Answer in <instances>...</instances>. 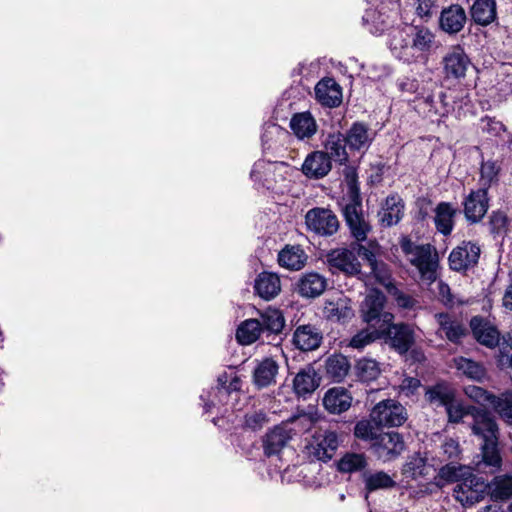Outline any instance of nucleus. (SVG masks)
<instances>
[{
    "instance_id": "nucleus-59",
    "label": "nucleus",
    "mask_w": 512,
    "mask_h": 512,
    "mask_svg": "<svg viewBox=\"0 0 512 512\" xmlns=\"http://www.w3.org/2000/svg\"><path fill=\"white\" fill-rule=\"evenodd\" d=\"M268 422L267 414L262 411H254L245 415V427L257 431L260 430Z\"/></svg>"
},
{
    "instance_id": "nucleus-39",
    "label": "nucleus",
    "mask_w": 512,
    "mask_h": 512,
    "mask_svg": "<svg viewBox=\"0 0 512 512\" xmlns=\"http://www.w3.org/2000/svg\"><path fill=\"white\" fill-rule=\"evenodd\" d=\"M426 397L431 404L446 408L455 399V391L449 384L441 382L430 387Z\"/></svg>"
},
{
    "instance_id": "nucleus-44",
    "label": "nucleus",
    "mask_w": 512,
    "mask_h": 512,
    "mask_svg": "<svg viewBox=\"0 0 512 512\" xmlns=\"http://www.w3.org/2000/svg\"><path fill=\"white\" fill-rule=\"evenodd\" d=\"M258 320L260 321L263 333L267 334H279L285 325L284 317L278 309L266 310Z\"/></svg>"
},
{
    "instance_id": "nucleus-14",
    "label": "nucleus",
    "mask_w": 512,
    "mask_h": 512,
    "mask_svg": "<svg viewBox=\"0 0 512 512\" xmlns=\"http://www.w3.org/2000/svg\"><path fill=\"white\" fill-rule=\"evenodd\" d=\"M326 262L330 270L342 272L346 276H359L361 274V263L354 249H332L326 255Z\"/></svg>"
},
{
    "instance_id": "nucleus-28",
    "label": "nucleus",
    "mask_w": 512,
    "mask_h": 512,
    "mask_svg": "<svg viewBox=\"0 0 512 512\" xmlns=\"http://www.w3.org/2000/svg\"><path fill=\"white\" fill-rule=\"evenodd\" d=\"M322 403L329 413L341 414L350 408L352 396L344 387H333L326 391Z\"/></svg>"
},
{
    "instance_id": "nucleus-49",
    "label": "nucleus",
    "mask_w": 512,
    "mask_h": 512,
    "mask_svg": "<svg viewBox=\"0 0 512 512\" xmlns=\"http://www.w3.org/2000/svg\"><path fill=\"white\" fill-rule=\"evenodd\" d=\"M490 406L506 423L512 425V392L495 395Z\"/></svg>"
},
{
    "instance_id": "nucleus-7",
    "label": "nucleus",
    "mask_w": 512,
    "mask_h": 512,
    "mask_svg": "<svg viewBox=\"0 0 512 512\" xmlns=\"http://www.w3.org/2000/svg\"><path fill=\"white\" fill-rule=\"evenodd\" d=\"M489 483L472 472L464 477L453 489L454 498L463 506L470 507L489 495Z\"/></svg>"
},
{
    "instance_id": "nucleus-35",
    "label": "nucleus",
    "mask_w": 512,
    "mask_h": 512,
    "mask_svg": "<svg viewBox=\"0 0 512 512\" xmlns=\"http://www.w3.org/2000/svg\"><path fill=\"white\" fill-rule=\"evenodd\" d=\"M254 289L262 299L271 300L281 291L280 278L275 273L262 272L255 279Z\"/></svg>"
},
{
    "instance_id": "nucleus-55",
    "label": "nucleus",
    "mask_w": 512,
    "mask_h": 512,
    "mask_svg": "<svg viewBox=\"0 0 512 512\" xmlns=\"http://www.w3.org/2000/svg\"><path fill=\"white\" fill-rule=\"evenodd\" d=\"M446 94L439 91L437 94H428L423 96V102L428 107V111L438 116H445L448 113V104L445 102Z\"/></svg>"
},
{
    "instance_id": "nucleus-10",
    "label": "nucleus",
    "mask_w": 512,
    "mask_h": 512,
    "mask_svg": "<svg viewBox=\"0 0 512 512\" xmlns=\"http://www.w3.org/2000/svg\"><path fill=\"white\" fill-rule=\"evenodd\" d=\"M340 444L339 435L332 429H319L309 444V455L316 460L327 462L333 458Z\"/></svg>"
},
{
    "instance_id": "nucleus-32",
    "label": "nucleus",
    "mask_w": 512,
    "mask_h": 512,
    "mask_svg": "<svg viewBox=\"0 0 512 512\" xmlns=\"http://www.w3.org/2000/svg\"><path fill=\"white\" fill-rule=\"evenodd\" d=\"M320 377L312 366L301 369L294 377V392L301 397L306 398L311 395L320 385Z\"/></svg>"
},
{
    "instance_id": "nucleus-45",
    "label": "nucleus",
    "mask_w": 512,
    "mask_h": 512,
    "mask_svg": "<svg viewBox=\"0 0 512 512\" xmlns=\"http://www.w3.org/2000/svg\"><path fill=\"white\" fill-rule=\"evenodd\" d=\"M367 465L365 454L347 452L337 462V469L341 473H354L364 470Z\"/></svg>"
},
{
    "instance_id": "nucleus-8",
    "label": "nucleus",
    "mask_w": 512,
    "mask_h": 512,
    "mask_svg": "<svg viewBox=\"0 0 512 512\" xmlns=\"http://www.w3.org/2000/svg\"><path fill=\"white\" fill-rule=\"evenodd\" d=\"M370 418L380 427H399L408 418L406 408L396 400L386 399L374 406Z\"/></svg>"
},
{
    "instance_id": "nucleus-46",
    "label": "nucleus",
    "mask_w": 512,
    "mask_h": 512,
    "mask_svg": "<svg viewBox=\"0 0 512 512\" xmlns=\"http://www.w3.org/2000/svg\"><path fill=\"white\" fill-rule=\"evenodd\" d=\"M471 473V468L465 465H460L458 462H447L446 465L440 468L438 476L441 480L448 483H461L464 477Z\"/></svg>"
},
{
    "instance_id": "nucleus-24",
    "label": "nucleus",
    "mask_w": 512,
    "mask_h": 512,
    "mask_svg": "<svg viewBox=\"0 0 512 512\" xmlns=\"http://www.w3.org/2000/svg\"><path fill=\"white\" fill-rule=\"evenodd\" d=\"M332 169V163L323 151L308 154L302 164V173L310 179H321Z\"/></svg>"
},
{
    "instance_id": "nucleus-16",
    "label": "nucleus",
    "mask_w": 512,
    "mask_h": 512,
    "mask_svg": "<svg viewBox=\"0 0 512 512\" xmlns=\"http://www.w3.org/2000/svg\"><path fill=\"white\" fill-rule=\"evenodd\" d=\"M489 200L485 188L471 190L463 201V212L466 220L471 224L480 222L489 209Z\"/></svg>"
},
{
    "instance_id": "nucleus-36",
    "label": "nucleus",
    "mask_w": 512,
    "mask_h": 512,
    "mask_svg": "<svg viewBox=\"0 0 512 512\" xmlns=\"http://www.w3.org/2000/svg\"><path fill=\"white\" fill-rule=\"evenodd\" d=\"M290 128L298 139L311 138L317 132V124L310 112L296 113L290 120Z\"/></svg>"
},
{
    "instance_id": "nucleus-13",
    "label": "nucleus",
    "mask_w": 512,
    "mask_h": 512,
    "mask_svg": "<svg viewBox=\"0 0 512 512\" xmlns=\"http://www.w3.org/2000/svg\"><path fill=\"white\" fill-rule=\"evenodd\" d=\"M305 224L310 231L321 236H331L339 229L337 216L327 208L310 209L305 215Z\"/></svg>"
},
{
    "instance_id": "nucleus-41",
    "label": "nucleus",
    "mask_w": 512,
    "mask_h": 512,
    "mask_svg": "<svg viewBox=\"0 0 512 512\" xmlns=\"http://www.w3.org/2000/svg\"><path fill=\"white\" fill-rule=\"evenodd\" d=\"M263 333L258 319H248L240 324L236 331V339L242 345H250L257 341Z\"/></svg>"
},
{
    "instance_id": "nucleus-31",
    "label": "nucleus",
    "mask_w": 512,
    "mask_h": 512,
    "mask_svg": "<svg viewBox=\"0 0 512 512\" xmlns=\"http://www.w3.org/2000/svg\"><path fill=\"white\" fill-rule=\"evenodd\" d=\"M434 224L436 230L444 236H449L455 226L457 208L450 202H440L434 209Z\"/></svg>"
},
{
    "instance_id": "nucleus-63",
    "label": "nucleus",
    "mask_w": 512,
    "mask_h": 512,
    "mask_svg": "<svg viewBox=\"0 0 512 512\" xmlns=\"http://www.w3.org/2000/svg\"><path fill=\"white\" fill-rule=\"evenodd\" d=\"M396 85L402 93L414 94L419 89V81L416 78L409 76L398 78Z\"/></svg>"
},
{
    "instance_id": "nucleus-30",
    "label": "nucleus",
    "mask_w": 512,
    "mask_h": 512,
    "mask_svg": "<svg viewBox=\"0 0 512 512\" xmlns=\"http://www.w3.org/2000/svg\"><path fill=\"white\" fill-rule=\"evenodd\" d=\"M404 203L397 194L386 197L378 213L379 221L384 227L396 225L403 217Z\"/></svg>"
},
{
    "instance_id": "nucleus-53",
    "label": "nucleus",
    "mask_w": 512,
    "mask_h": 512,
    "mask_svg": "<svg viewBox=\"0 0 512 512\" xmlns=\"http://www.w3.org/2000/svg\"><path fill=\"white\" fill-rule=\"evenodd\" d=\"M438 458L441 462H458L461 459L459 442L453 438H446L439 448Z\"/></svg>"
},
{
    "instance_id": "nucleus-29",
    "label": "nucleus",
    "mask_w": 512,
    "mask_h": 512,
    "mask_svg": "<svg viewBox=\"0 0 512 512\" xmlns=\"http://www.w3.org/2000/svg\"><path fill=\"white\" fill-rule=\"evenodd\" d=\"M290 439V432L284 426H275L263 436L262 446L264 454L267 457L277 455Z\"/></svg>"
},
{
    "instance_id": "nucleus-17",
    "label": "nucleus",
    "mask_w": 512,
    "mask_h": 512,
    "mask_svg": "<svg viewBox=\"0 0 512 512\" xmlns=\"http://www.w3.org/2000/svg\"><path fill=\"white\" fill-rule=\"evenodd\" d=\"M284 167L285 163L283 162L258 160L253 165L250 177L258 187L272 190L277 182V176H281L278 172Z\"/></svg>"
},
{
    "instance_id": "nucleus-3",
    "label": "nucleus",
    "mask_w": 512,
    "mask_h": 512,
    "mask_svg": "<svg viewBox=\"0 0 512 512\" xmlns=\"http://www.w3.org/2000/svg\"><path fill=\"white\" fill-rule=\"evenodd\" d=\"M341 205L345 222L352 237L357 242L365 241L371 231V226L363 212L362 198L356 180L352 179L348 182L347 194L343 197Z\"/></svg>"
},
{
    "instance_id": "nucleus-2",
    "label": "nucleus",
    "mask_w": 512,
    "mask_h": 512,
    "mask_svg": "<svg viewBox=\"0 0 512 512\" xmlns=\"http://www.w3.org/2000/svg\"><path fill=\"white\" fill-rule=\"evenodd\" d=\"M470 428L481 441L482 462L491 472L501 467L502 459L498 450L499 428L493 415L486 409L473 408Z\"/></svg>"
},
{
    "instance_id": "nucleus-25",
    "label": "nucleus",
    "mask_w": 512,
    "mask_h": 512,
    "mask_svg": "<svg viewBox=\"0 0 512 512\" xmlns=\"http://www.w3.org/2000/svg\"><path fill=\"white\" fill-rule=\"evenodd\" d=\"M327 279L318 272H306L297 282V291L304 298H316L327 288Z\"/></svg>"
},
{
    "instance_id": "nucleus-50",
    "label": "nucleus",
    "mask_w": 512,
    "mask_h": 512,
    "mask_svg": "<svg viewBox=\"0 0 512 512\" xmlns=\"http://www.w3.org/2000/svg\"><path fill=\"white\" fill-rule=\"evenodd\" d=\"M380 373V365L373 359H360L356 364V374L362 382L374 381L379 377Z\"/></svg>"
},
{
    "instance_id": "nucleus-62",
    "label": "nucleus",
    "mask_w": 512,
    "mask_h": 512,
    "mask_svg": "<svg viewBox=\"0 0 512 512\" xmlns=\"http://www.w3.org/2000/svg\"><path fill=\"white\" fill-rule=\"evenodd\" d=\"M371 273L380 283H386L390 280L391 274L386 263L383 261L376 260L370 265Z\"/></svg>"
},
{
    "instance_id": "nucleus-56",
    "label": "nucleus",
    "mask_w": 512,
    "mask_h": 512,
    "mask_svg": "<svg viewBox=\"0 0 512 512\" xmlns=\"http://www.w3.org/2000/svg\"><path fill=\"white\" fill-rule=\"evenodd\" d=\"M465 395L480 405H491L494 394L476 385H467L464 387Z\"/></svg>"
},
{
    "instance_id": "nucleus-61",
    "label": "nucleus",
    "mask_w": 512,
    "mask_h": 512,
    "mask_svg": "<svg viewBox=\"0 0 512 512\" xmlns=\"http://www.w3.org/2000/svg\"><path fill=\"white\" fill-rule=\"evenodd\" d=\"M499 363L502 366H512V339L503 338V342L499 343Z\"/></svg>"
},
{
    "instance_id": "nucleus-1",
    "label": "nucleus",
    "mask_w": 512,
    "mask_h": 512,
    "mask_svg": "<svg viewBox=\"0 0 512 512\" xmlns=\"http://www.w3.org/2000/svg\"><path fill=\"white\" fill-rule=\"evenodd\" d=\"M436 34L423 25H410L393 31L389 40L392 54L405 63H426L439 48Z\"/></svg>"
},
{
    "instance_id": "nucleus-51",
    "label": "nucleus",
    "mask_w": 512,
    "mask_h": 512,
    "mask_svg": "<svg viewBox=\"0 0 512 512\" xmlns=\"http://www.w3.org/2000/svg\"><path fill=\"white\" fill-rule=\"evenodd\" d=\"M488 227L490 233L494 236L503 237L509 230V219L507 214L502 210H495L489 216Z\"/></svg>"
},
{
    "instance_id": "nucleus-18",
    "label": "nucleus",
    "mask_w": 512,
    "mask_h": 512,
    "mask_svg": "<svg viewBox=\"0 0 512 512\" xmlns=\"http://www.w3.org/2000/svg\"><path fill=\"white\" fill-rule=\"evenodd\" d=\"M278 372L279 364L273 358L256 360L252 372V383L258 390L274 386L277 383Z\"/></svg>"
},
{
    "instance_id": "nucleus-6",
    "label": "nucleus",
    "mask_w": 512,
    "mask_h": 512,
    "mask_svg": "<svg viewBox=\"0 0 512 512\" xmlns=\"http://www.w3.org/2000/svg\"><path fill=\"white\" fill-rule=\"evenodd\" d=\"M397 4L381 1L375 8L367 9L362 17L363 26L373 35H381L395 22Z\"/></svg>"
},
{
    "instance_id": "nucleus-20",
    "label": "nucleus",
    "mask_w": 512,
    "mask_h": 512,
    "mask_svg": "<svg viewBox=\"0 0 512 512\" xmlns=\"http://www.w3.org/2000/svg\"><path fill=\"white\" fill-rule=\"evenodd\" d=\"M322 341V331L312 324L299 325L293 333L292 342L301 351L316 350L320 347Z\"/></svg>"
},
{
    "instance_id": "nucleus-15",
    "label": "nucleus",
    "mask_w": 512,
    "mask_h": 512,
    "mask_svg": "<svg viewBox=\"0 0 512 512\" xmlns=\"http://www.w3.org/2000/svg\"><path fill=\"white\" fill-rule=\"evenodd\" d=\"M384 337L387 344L399 354L404 355L415 344V328L410 324H394L392 321L391 324H388V328L384 329Z\"/></svg>"
},
{
    "instance_id": "nucleus-60",
    "label": "nucleus",
    "mask_w": 512,
    "mask_h": 512,
    "mask_svg": "<svg viewBox=\"0 0 512 512\" xmlns=\"http://www.w3.org/2000/svg\"><path fill=\"white\" fill-rule=\"evenodd\" d=\"M241 388V380L238 376H234L226 387H212L211 393L215 396H223L228 399L231 392L238 391Z\"/></svg>"
},
{
    "instance_id": "nucleus-34",
    "label": "nucleus",
    "mask_w": 512,
    "mask_h": 512,
    "mask_svg": "<svg viewBox=\"0 0 512 512\" xmlns=\"http://www.w3.org/2000/svg\"><path fill=\"white\" fill-rule=\"evenodd\" d=\"M307 259V254L299 245H286L278 254L279 265L292 271L302 269Z\"/></svg>"
},
{
    "instance_id": "nucleus-4",
    "label": "nucleus",
    "mask_w": 512,
    "mask_h": 512,
    "mask_svg": "<svg viewBox=\"0 0 512 512\" xmlns=\"http://www.w3.org/2000/svg\"><path fill=\"white\" fill-rule=\"evenodd\" d=\"M399 245L410 264L417 268L422 280L432 283L437 279L438 256L432 245L416 244L406 235L401 236Z\"/></svg>"
},
{
    "instance_id": "nucleus-22",
    "label": "nucleus",
    "mask_w": 512,
    "mask_h": 512,
    "mask_svg": "<svg viewBox=\"0 0 512 512\" xmlns=\"http://www.w3.org/2000/svg\"><path fill=\"white\" fill-rule=\"evenodd\" d=\"M467 21L464 8L458 4H452L442 9L439 17V27L449 35L459 33Z\"/></svg>"
},
{
    "instance_id": "nucleus-9",
    "label": "nucleus",
    "mask_w": 512,
    "mask_h": 512,
    "mask_svg": "<svg viewBox=\"0 0 512 512\" xmlns=\"http://www.w3.org/2000/svg\"><path fill=\"white\" fill-rule=\"evenodd\" d=\"M405 449L403 436L396 431H381L369 445L371 453L382 462H390L398 458Z\"/></svg>"
},
{
    "instance_id": "nucleus-26",
    "label": "nucleus",
    "mask_w": 512,
    "mask_h": 512,
    "mask_svg": "<svg viewBox=\"0 0 512 512\" xmlns=\"http://www.w3.org/2000/svg\"><path fill=\"white\" fill-rule=\"evenodd\" d=\"M351 151H366L373 142L369 127L362 122H355L344 135Z\"/></svg>"
},
{
    "instance_id": "nucleus-52",
    "label": "nucleus",
    "mask_w": 512,
    "mask_h": 512,
    "mask_svg": "<svg viewBox=\"0 0 512 512\" xmlns=\"http://www.w3.org/2000/svg\"><path fill=\"white\" fill-rule=\"evenodd\" d=\"M380 426L375 425L371 420H360L354 427V435L356 438L369 442V445L375 441L380 434Z\"/></svg>"
},
{
    "instance_id": "nucleus-5",
    "label": "nucleus",
    "mask_w": 512,
    "mask_h": 512,
    "mask_svg": "<svg viewBox=\"0 0 512 512\" xmlns=\"http://www.w3.org/2000/svg\"><path fill=\"white\" fill-rule=\"evenodd\" d=\"M385 303V295L379 290H372L366 295L360 309L362 320L380 332H384L394 320V315L384 310Z\"/></svg>"
},
{
    "instance_id": "nucleus-38",
    "label": "nucleus",
    "mask_w": 512,
    "mask_h": 512,
    "mask_svg": "<svg viewBox=\"0 0 512 512\" xmlns=\"http://www.w3.org/2000/svg\"><path fill=\"white\" fill-rule=\"evenodd\" d=\"M362 479L366 491V499H368V494L371 492L391 489L396 486V482L393 478L384 471L364 472L362 474Z\"/></svg>"
},
{
    "instance_id": "nucleus-27",
    "label": "nucleus",
    "mask_w": 512,
    "mask_h": 512,
    "mask_svg": "<svg viewBox=\"0 0 512 512\" xmlns=\"http://www.w3.org/2000/svg\"><path fill=\"white\" fill-rule=\"evenodd\" d=\"M323 147V152L327 154V157L331 162L334 161L340 165H345L348 162V144L344 134L340 132L330 133L323 142Z\"/></svg>"
},
{
    "instance_id": "nucleus-19",
    "label": "nucleus",
    "mask_w": 512,
    "mask_h": 512,
    "mask_svg": "<svg viewBox=\"0 0 512 512\" xmlns=\"http://www.w3.org/2000/svg\"><path fill=\"white\" fill-rule=\"evenodd\" d=\"M435 320L439 326L437 334L448 341L457 344L467 334V329L456 316L441 312L435 314Z\"/></svg>"
},
{
    "instance_id": "nucleus-48",
    "label": "nucleus",
    "mask_w": 512,
    "mask_h": 512,
    "mask_svg": "<svg viewBox=\"0 0 512 512\" xmlns=\"http://www.w3.org/2000/svg\"><path fill=\"white\" fill-rule=\"evenodd\" d=\"M455 364L459 372L472 380L481 381L486 375L485 368L471 359L460 357L455 360Z\"/></svg>"
},
{
    "instance_id": "nucleus-11",
    "label": "nucleus",
    "mask_w": 512,
    "mask_h": 512,
    "mask_svg": "<svg viewBox=\"0 0 512 512\" xmlns=\"http://www.w3.org/2000/svg\"><path fill=\"white\" fill-rule=\"evenodd\" d=\"M480 255L481 248L477 242L462 241L449 254V267L456 272H466L478 264Z\"/></svg>"
},
{
    "instance_id": "nucleus-58",
    "label": "nucleus",
    "mask_w": 512,
    "mask_h": 512,
    "mask_svg": "<svg viewBox=\"0 0 512 512\" xmlns=\"http://www.w3.org/2000/svg\"><path fill=\"white\" fill-rule=\"evenodd\" d=\"M480 128L482 132L494 137H499L506 131V126L501 121L490 116H484L480 119Z\"/></svg>"
},
{
    "instance_id": "nucleus-33",
    "label": "nucleus",
    "mask_w": 512,
    "mask_h": 512,
    "mask_svg": "<svg viewBox=\"0 0 512 512\" xmlns=\"http://www.w3.org/2000/svg\"><path fill=\"white\" fill-rule=\"evenodd\" d=\"M324 315L327 319L337 322L351 319L354 315L351 301L345 296L327 300L324 305Z\"/></svg>"
},
{
    "instance_id": "nucleus-57",
    "label": "nucleus",
    "mask_w": 512,
    "mask_h": 512,
    "mask_svg": "<svg viewBox=\"0 0 512 512\" xmlns=\"http://www.w3.org/2000/svg\"><path fill=\"white\" fill-rule=\"evenodd\" d=\"M476 406H463L455 399L445 408L450 423H460L465 416H471Z\"/></svg>"
},
{
    "instance_id": "nucleus-47",
    "label": "nucleus",
    "mask_w": 512,
    "mask_h": 512,
    "mask_svg": "<svg viewBox=\"0 0 512 512\" xmlns=\"http://www.w3.org/2000/svg\"><path fill=\"white\" fill-rule=\"evenodd\" d=\"M500 171L501 166L498 161H483L480 167V188H485V190L488 192V189L492 186V184L498 182Z\"/></svg>"
},
{
    "instance_id": "nucleus-40",
    "label": "nucleus",
    "mask_w": 512,
    "mask_h": 512,
    "mask_svg": "<svg viewBox=\"0 0 512 512\" xmlns=\"http://www.w3.org/2000/svg\"><path fill=\"white\" fill-rule=\"evenodd\" d=\"M349 368L350 363L342 354H333L325 361L327 375L336 382L341 381L348 374Z\"/></svg>"
},
{
    "instance_id": "nucleus-43",
    "label": "nucleus",
    "mask_w": 512,
    "mask_h": 512,
    "mask_svg": "<svg viewBox=\"0 0 512 512\" xmlns=\"http://www.w3.org/2000/svg\"><path fill=\"white\" fill-rule=\"evenodd\" d=\"M489 495L493 500H508L512 497V475L496 476L489 483Z\"/></svg>"
},
{
    "instance_id": "nucleus-12",
    "label": "nucleus",
    "mask_w": 512,
    "mask_h": 512,
    "mask_svg": "<svg viewBox=\"0 0 512 512\" xmlns=\"http://www.w3.org/2000/svg\"><path fill=\"white\" fill-rule=\"evenodd\" d=\"M441 64L446 79L460 80L465 78L472 62L461 45H453L443 56Z\"/></svg>"
},
{
    "instance_id": "nucleus-23",
    "label": "nucleus",
    "mask_w": 512,
    "mask_h": 512,
    "mask_svg": "<svg viewBox=\"0 0 512 512\" xmlns=\"http://www.w3.org/2000/svg\"><path fill=\"white\" fill-rule=\"evenodd\" d=\"M317 101L326 107H338L342 102L341 86L330 77L321 79L314 88Z\"/></svg>"
},
{
    "instance_id": "nucleus-54",
    "label": "nucleus",
    "mask_w": 512,
    "mask_h": 512,
    "mask_svg": "<svg viewBox=\"0 0 512 512\" xmlns=\"http://www.w3.org/2000/svg\"><path fill=\"white\" fill-rule=\"evenodd\" d=\"M384 332L376 328L362 329L356 333L350 340L349 346L356 349H362L377 339L383 338Z\"/></svg>"
},
{
    "instance_id": "nucleus-42",
    "label": "nucleus",
    "mask_w": 512,
    "mask_h": 512,
    "mask_svg": "<svg viewBox=\"0 0 512 512\" xmlns=\"http://www.w3.org/2000/svg\"><path fill=\"white\" fill-rule=\"evenodd\" d=\"M429 470L430 466L427 463V458L421 456L420 453H415L404 464L402 473L407 478L417 479L427 476Z\"/></svg>"
},
{
    "instance_id": "nucleus-64",
    "label": "nucleus",
    "mask_w": 512,
    "mask_h": 512,
    "mask_svg": "<svg viewBox=\"0 0 512 512\" xmlns=\"http://www.w3.org/2000/svg\"><path fill=\"white\" fill-rule=\"evenodd\" d=\"M377 248L378 246L373 244H369L368 247L361 244H357L356 247H354L353 249L357 250V255L360 256L362 259L366 260L370 266L377 260Z\"/></svg>"
},
{
    "instance_id": "nucleus-37",
    "label": "nucleus",
    "mask_w": 512,
    "mask_h": 512,
    "mask_svg": "<svg viewBox=\"0 0 512 512\" xmlns=\"http://www.w3.org/2000/svg\"><path fill=\"white\" fill-rule=\"evenodd\" d=\"M495 0H475L471 7L472 20L481 26H487L496 19Z\"/></svg>"
},
{
    "instance_id": "nucleus-21",
    "label": "nucleus",
    "mask_w": 512,
    "mask_h": 512,
    "mask_svg": "<svg viewBox=\"0 0 512 512\" xmlns=\"http://www.w3.org/2000/svg\"><path fill=\"white\" fill-rule=\"evenodd\" d=\"M470 328L474 338L488 348H495L500 342L498 329L481 316H474L470 320Z\"/></svg>"
}]
</instances>
